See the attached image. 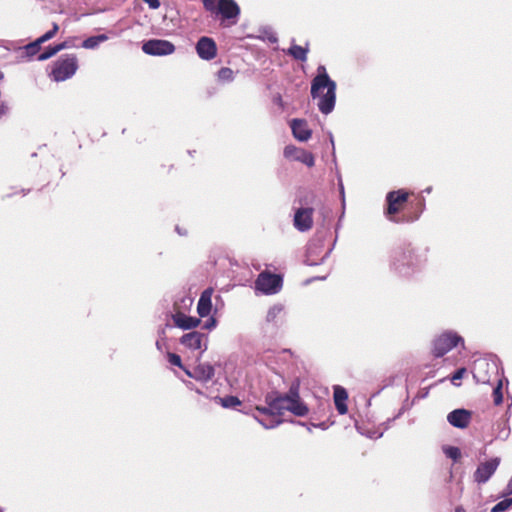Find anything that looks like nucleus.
Segmentation results:
<instances>
[{"label":"nucleus","instance_id":"nucleus-1","mask_svg":"<svg viewBox=\"0 0 512 512\" xmlns=\"http://www.w3.org/2000/svg\"><path fill=\"white\" fill-rule=\"evenodd\" d=\"M426 252V249L414 247L411 244L397 247L391 254V271L404 278L414 275L426 264Z\"/></svg>","mask_w":512,"mask_h":512},{"label":"nucleus","instance_id":"nucleus-2","mask_svg":"<svg viewBox=\"0 0 512 512\" xmlns=\"http://www.w3.org/2000/svg\"><path fill=\"white\" fill-rule=\"evenodd\" d=\"M336 89L337 85L334 80L330 78L324 65H319L317 74L311 81V97L318 99V109L324 114H330L336 104Z\"/></svg>","mask_w":512,"mask_h":512},{"label":"nucleus","instance_id":"nucleus-3","mask_svg":"<svg viewBox=\"0 0 512 512\" xmlns=\"http://www.w3.org/2000/svg\"><path fill=\"white\" fill-rule=\"evenodd\" d=\"M299 389L300 382L298 379H295L291 383L287 393H269L265 397V402L276 410L278 416L282 415L284 411H290L298 417H304L308 414L309 409L306 404L301 401Z\"/></svg>","mask_w":512,"mask_h":512},{"label":"nucleus","instance_id":"nucleus-4","mask_svg":"<svg viewBox=\"0 0 512 512\" xmlns=\"http://www.w3.org/2000/svg\"><path fill=\"white\" fill-rule=\"evenodd\" d=\"M78 69L77 57L67 54L60 57L53 65L51 77L56 82L65 81L71 78Z\"/></svg>","mask_w":512,"mask_h":512},{"label":"nucleus","instance_id":"nucleus-5","mask_svg":"<svg viewBox=\"0 0 512 512\" xmlns=\"http://www.w3.org/2000/svg\"><path fill=\"white\" fill-rule=\"evenodd\" d=\"M458 344H464V339L454 331H445L433 342V354L435 357H442L451 351Z\"/></svg>","mask_w":512,"mask_h":512},{"label":"nucleus","instance_id":"nucleus-6","mask_svg":"<svg viewBox=\"0 0 512 512\" xmlns=\"http://www.w3.org/2000/svg\"><path fill=\"white\" fill-rule=\"evenodd\" d=\"M282 283L283 280L280 275L264 271L258 275L255 288L265 295H273L281 290Z\"/></svg>","mask_w":512,"mask_h":512},{"label":"nucleus","instance_id":"nucleus-7","mask_svg":"<svg viewBox=\"0 0 512 512\" xmlns=\"http://www.w3.org/2000/svg\"><path fill=\"white\" fill-rule=\"evenodd\" d=\"M142 51L147 55L166 56L174 53L175 45L163 39H150L143 43Z\"/></svg>","mask_w":512,"mask_h":512},{"label":"nucleus","instance_id":"nucleus-8","mask_svg":"<svg viewBox=\"0 0 512 512\" xmlns=\"http://www.w3.org/2000/svg\"><path fill=\"white\" fill-rule=\"evenodd\" d=\"M324 247L322 239H313L307 245L305 263L309 266H316L323 263L330 255L332 248H329L319 259Z\"/></svg>","mask_w":512,"mask_h":512},{"label":"nucleus","instance_id":"nucleus-9","mask_svg":"<svg viewBox=\"0 0 512 512\" xmlns=\"http://www.w3.org/2000/svg\"><path fill=\"white\" fill-rule=\"evenodd\" d=\"M180 343L191 350H201V354L208 348V336L198 331H191L180 338Z\"/></svg>","mask_w":512,"mask_h":512},{"label":"nucleus","instance_id":"nucleus-10","mask_svg":"<svg viewBox=\"0 0 512 512\" xmlns=\"http://www.w3.org/2000/svg\"><path fill=\"white\" fill-rule=\"evenodd\" d=\"M500 464L498 457L482 462L478 465L473 474L474 481L478 484H484L493 476Z\"/></svg>","mask_w":512,"mask_h":512},{"label":"nucleus","instance_id":"nucleus-11","mask_svg":"<svg viewBox=\"0 0 512 512\" xmlns=\"http://www.w3.org/2000/svg\"><path fill=\"white\" fill-rule=\"evenodd\" d=\"M283 155L287 159L301 162L308 167H312L315 164V158L311 152L294 145H287L284 148Z\"/></svg>","mask_w":512,"mask_h":512},{"label":"nucleus","instance_id":"nucleus-12","mask_svg":"<svg viewBox=\"0 0 512 512\" xmlns=\"http://www.w3.org/2000/svg\"><path fill=\"white\" fill-rule=\"evenodd\" d=\"M312 207H300L296 209L293 219L294 227L300 232H306L313 226Z\"/></svg>","mask_w":512,"mask_h":512},{"label":"nucleus","instance_id":"nucleus-13","mask_svg":"<svg viewBox=\"0 0 512 512\" xmlns=\"http://www.w3.org/2000/svg\"><path fill=\"white\" fill-rule=\"evenodd\" d=\"M196 52L202 60L210 61L217 55L216 42L207 36H202L196 43Z\"/></svg>","mask_w":512,"mask_h":512},{"label":"nucleus","instance_id":"nucleus-14","mask_svg":"<svg viewBox=\"0 0 512 512\" xmlns=\"http://www.w3.org/2000/svg\"><path fill=\"white\" fill-rule=\"evenodd\" d=\"M185 374L197 381L207 382L215 375V369L211 364L199 363L192 370L184 369Z\"/></svg>","mask_w":512,"mask_h":512},{"label":"nucleus","instance_id":"nucleus-15","mask_svg":"<svg viewBox=\"0 0 512 512\" xmlns=\"http://www.w3.org/2000/svg\"><path fill=\"white\" fill-rule=\"evenodd\" d=\"M472 413L464 408L451 411L447 415V421L455 428L464 429L471 421Z\"/></svg>","mask_w":512,"mask_h":512},{"label":"nucleus","instance_id":"nucleus-16","mask_svg":"<svg viewBox=\"0 0 512 512\" xmlns=\"http://www.w3.org/2000/svg\"><path fill=\"white\" fill-rule=\"evenodd\" d=\"M408 193L402 189L396 191H390L386 195V201L388 204L387 214L394 215L399 211L398 204H402L407 201Z\"/></svg>","mask_w":512,"mask_h":512},{"label":"nucleus","instance_id":"nucleus-17","mask_svg":"<svg viewBox=\"0 0 512 512\" xmlns=\"http://www.w3.org/2000/svg\"><path fill=\"white\" fill-rule=\"evenodd\" d=\"M225 19H237L240 8L234 0H218L216 10Z\"/></svg>","mask_w":512,"mask_h":512},{"label":"nucleus","instance_id":"nucleus-18","mask_svg":"<svg viewBox=\"0 0 512 512\" xmlns=\"http://www.w3.org/2000/svg\"><path fill=\"white\" fill-rule=\"evenodd\" d=\"M290 127L293 136L301 142H305L310 139L312 130L308 127L307 121L303 119H293L290 122Z\"/></svg>","mask_w":512,"mask_h":512},{"label":"nucleus","instance_id":"nucleus-19","mask_svg":"<svg viewBox=\"0 0 512 512\" xmlns=\"http://www.w3.org/2000/svg\"><path fill=\"white\" fill-rule=\"evenodd\" d=\"M212 294V288H207L201 293L197 304V312L200 317H206L210 314L212 309Z\"/></svg>","mask_w":512,"mask_h":512},{"label":"nucleus","instance_id":"nucleus-20","mask_svg":"<svg viewBox=\"0 0 512 512\" xmlns=\"http://www.w3.org/2000/svg\"><path fill=\"white\" fill-rule=\"evenodd\" d=\"M348 398V393L345 388L341 386L334 387V403L336 409L340 415H344L347 413L348 408L346 405V400Z\"/></svg>","mask_w":512,"mask_h":512},{"label":"nucleus","instance_id":"nucleus-21","mask_svg":"<svg viewBox=\"0 0 512 512\" xmlns=\"http://www.w3.org/2000/svg\"><path fill=\"white\" fill-rule=\"evenodd\" d=\"M174 323L177 327L184 330H189L197 327L200 324V319L192 316H187L183 313H177L173 316Z\"/></svg>","mask_w":512,"mask_h":512},{"label":"nucleus","instance_id":"nucleus-22","mask_svg":"<svg viewBox=\"0 0 512 512\" xmlns=\"http://www.w3.org/2000/svg\"><path fill=\"white\" fill-rule=\"evenodd\" d=\"M308 47H302L296 44H292L290 48L287 50V54L292 56L295 60L306 61L308 54Z\"/></svg>","mask_w":512,"mask_h":512},{"label":"nucleus","instance_id":"nucleus-23","mask_svg":"<svg viewBox=\"0 0 512 512\" xmlns=\"http://www.w3.org/2000/svg\"><path fill=\"white\" fill-rule=\"evenodd\" d=\"M108 39L109 38L106 34L90 36L82 42V47L85 49H96L100 43H103Z\"/></svg>","mask_w":512,"mask_h":512},{"label":"nucleus","instance_id":"nucleus-24","mask_svg":"<svg viewBox=\"0 0 512 512\" xmlns=\"http://www.w3.org/2000/svg\"><path fill=\"white\" fill-rule=\"evenodd\" d=\"M41 42L36 39L35 41L27 44L24 46V53H25V57L30 60L31 58H33L34 56L38 55V52L41 48Z\"/></svg>","mask_w":512,"mask_h":512},{"label":"nucleus","instance_id":"nucleus-25","mask_svg":"<svg viewBox=\"0 0 512 512\" xmlns=\"http://www.w3.org/2000/svg\"><path fill=\"white\" fill-rule=\"evenodd\" d=\"M284 307L282 304H275L271 306L266 314V322L267 323H276V319L282 313Z\"/></svg>","mask_w":512,"mask_h":512},{"label":"nucleus","instance_id":"nucleus-26","mask_svg":"<svg viewBox=\"0 0 512 512\" xmlns=\"http://www.w3.org/2000/svg\"><path fill=\"white\" fill-rule=\"evenodd\" d=\"M442 450L446 457L452 459L454 462H457L461 457V451L456 446L445 445L442 447Z\"/></svg>","mask_w":512,"mask_h":512},{"label":"nucleus","instance_id":"nucleus-27","mask_svg":"<svg viewBox=\"0 0 512 512\" xmlns=\"http://www.w3.org/2000/svg\"><path fill=\"white\" fill-rule=\"evenodd\" d=\"M218 80L221 82H232L234 80V71L228 67H222L217 73Z\"/></svg>","mask_w":512,"mask_h":512},{"label":"nucleus","instance_id":"nucleus-28","mask_svg":"<svg viewBox=\"0 0 512 512\" xmlns=\"http://www.w3.org/2000/svg\"><path fill=\"white\" fill-rule=\"evenodd\" d=\"M356 429L360 434L365 435L370 439H379L383 436V431H380L378 428L365 430L356 424Z\"/></svg>","mask_w":512,"mask_h":512},{"label":"nucleus","instance_id":"nucleus-29","mask_svg":"<svg viewBox=\"0 0 512 512\" xmlns=\"http://www.w3.org/2000/svg\"><path fill=\"white\" fill-rule=\"evenodd\" d=\"M276 415L274 416H268L267 419H260V418H257L256 417V420L258 421L259 424H261L265 429H272V428H275L277 427L280 423H281V420L277 419L275 417Z\"/></svg>","mask_w":512,"mask_h":512},{"label":"nucleus","instance_id":"nucleus-30","mask_svg":"<svg viewBox=\"0 0 512 512\" xmlns=\"http://www.w3.org/2000/svg\"><path fill=\"white\" fill-rule=\"evenodd\" d=\"M496 426L498 429L496 438L506 440L510 435V428L507 426L506 422H497Z\"/></svg>","mask_w":512,"mask_h":512},{"label":"nucleus","instance_id":"nucleus-31","mask_svg":"<svg viewBox=\"0 0 512 512\" xmlns=\"http://www.w3.org/2000/svg\"><path fill=\"white\" fill-rule=\"evenodd\" d=\"M220 402L224 408H235L241 404L240 400L236 396H226L220 398Z\"/></svg>","mask_w":512,"mask_h":512},{"label":"nucleus","instance_id":"nucleus-32","mask_svg":"<svg viewBox=\"0 0 512 512\" xmlns=\"http://www.w3.org/2000/svg\"><path fill=\"white\" fill-rule=\"evenodd\" d=\"M261 33H262L261 38L263 40H267L268 42H270L272 44H275L278 42L277 34L271 28L266 27V28L262 29Z\"/></svg>","mask_w":512,"mask_h":512},{"label":"nucleus","instance_id":"nucleus-33","mask_svg":"<svg viewBox=\"0 0 512 512\" xmlns=\"http://www.w3.org/2000/svg\"><path fill=\"white\" fill-rule=\"evenodd\" d=\"M58 30H59L58 24L53 23L52 29H50L49 31H47L45 34H43L42 36H40L37 39L41 42V44H43V43L49 41L50 39H52L56 35Z\"/></svg>","mask_w":512,"mask_h":512},{"label":"nucleus","instance_id":"nucleus-34","mask_svg":"<svg viewBox=\"0 0 512 512\" xmlns=\"http://www.w3.org/2000/svg\"><path fill=\"white\" fill-rule=\"evenodd\" d=\"M493 401L495 405H500L503 402L502 380H499L497 386L493 389Z\"/></svg>","mask_w":512,"mask_h":512},{"label":"nucleus","instance_id":"nucleus-35","mask_svg":"<svg viewBox=\"0 0 512 512\" xmlns=\"http://www.w3.org/2000/svg\"><path fill=\"white\" fill-rule=\"evenodd\" d=\"M512 505V498H506L498 502L492 509L491 512H503L510 508Z\"/></svg>","mask_w":512,"mask_h":512},{"label":"nucleus","instance_id":"nucleus-36","mask_svg":"<svg viewBox=\"0 0 512 512\" xmlns=\"http://www.w3.org/2000/svg\"><path fill=\"white\" fill-rule=\"evenodd\" d=\"M57 54L55 46L48 47L44 52L37 55L38 61H45Z\"/></svg>","mask_w":512,"mask_h":512},{"label":"nucleus","instance_id":"nucleus-37","mask_svg":"<svg viewBox=\"0 0 512 512\" xmlns=\"http://www.w3.org/2000/svg\"><path fill=\"white\" fill-rule=\"evenodd\" d=\"M168 361L171 365H174V366H177L179 368H181L183 371L184 369H186L183 365H182V360H181V357L178 355V354H175V353H168Z\"/></svg>","mask_w":512,"mask_h":512},{"label":"nucleus","instance_id":"nucleus-38","mask_svg":"<svg viewBox=\"0 0 512 512\" xmlns=\"http://www.w3.org/2000/svg\"><path fill=\"white\" fill-rule=\"evenodd\" d=\"M466 373V369L465 368H459L457 369L452 377H451V382L455 385V386H459V383H457L456 381L457 380H460L463 378L464 374Z\"/></svg>","mask_w":512,"mask_h":512},{"label":"nucleus","instance_id":"nucleus-39","mask_svg":"<svg viewBox=\"0 0 512 512\" xmlns=\"http://www.w3.org/2000/svg\"><path fill=\"white\" fill-rule=\"evenodd\" d=\"M261 414L267 415V416H274L278 415L275 409H273L270 405L267 404L266 407H257L256 408Z\"/></svg>","mask_w":512,"mask_h":512},{"label":"nucleus","instance_id":"nucleus-40","mask_svg":"<svg viewBox=\"0 0 512 512\" xmlns=\"http://www.w3.org/2000/svg\"><path fill=\"white\" fill-rule=\"evenodd\" d=\"M401 414H402V410H400V411H399V413H398L395 417H393L392 419H388L386 422H383L382 424H380V425H379V427H378V429H379L380 431H383V433H384L386 430H388V429H389L390 424H391V423H392L396 418L400 417V416H401Z\"/></svg>","mask_w":512,"mask_h":512},{"label":"nucleus","instance_id":"nucleus-41","mask_svg":"<svg viewBox=\"0 0 512 512\" xmlns=\"http://www.w3.org/2000/svg\"><path fill=\"white\" fill-rule=\"evenodd\" d=\"M203 6L207 11L215 12L216 3L215 0H202Z\"/></svg>","mask_w":512,"mask_h":512},{"label":"nucleus","instance_id":"nucleus-42","mask_svg":"<svg viewBox=\"0 0 512 512\" xmlns=\"http://www.w3.org/2000/svg\"><path fill=\"white\" fill-rule=\"evenodd\" d=\"M217 321L214 317H210L204 322L203 328L207 330H212L216 327Z\"/></svg>","mask_w":512,"mask_h":512},{"label":"nucleus","instance_id":"nucleus-43","mask_svg":"<svg viewBox=\"0 0 512 512\" xmlns=\"http://www.w3.org/2000/svg\"><path fill=\"white\" fill-rule=\"evenodd\" d=\"M144 3H146L150 9H158L161 5L159 0H142Z\"/></svg>","mask_w":512,"mask_h":512},{"label":"nucleus","instance_id":"nucleus-44","mask_svg":"<svg viewBox=\"0 0 512 512\" xmlns=\"http://www.w3.org/2000/svg\"><path fill=\"white\" fill-rule=\"evenodd\" d=\"M338 186H339L340 196L342 198V201L344 202V196H345L344 185H343V182H342V179H341L340 175L338 176Z\"/></svg>","mask_w":512,"mask_h":512},{"label":"nucleus","instance_id":"nucleus-45","mask_svg":"<svg viewBox=\"0 0 512 512\" xmlns=\"http://www.w3.org/2000/svg\"><path fill=\"white\" fill-rule=\"evenodd\" d=\"M274 103L277 104L282 109L284 108L283 99L280 94L276 95L273 99Z\"/></svg>","mask_w":512,"mask_h":512},{"label":"nucleus","instance_id":"nucleus-46","mask_svg":"<svg viewBox=\"0 0 512 512\" xmlns=\"http://www.w3.org/2000/svg\"><path fill=\"white\" fill-rule=\"evenodd\" d=\"M7 112H8V106L5 103L1 102L0 103V118L2 116H4Z\"/></svg>","mask_w":512,"mask_h":512},{"label":"nucleus","instance_id":"nucleus-47","mask_svg":"<svg viewBox=\"0 0 512 512\" xmlns=\"http://www.w3.org/2000/svg\"><path fill=\"white\" fill-rule=\"evenodd\" d=\"M54 46L56 48L57 53L68 47L66 42H62V43L56 44Z\"/></svg>","mask_w":512,"mask_h":512},{"label":"nucleus","instance_id":"nucleus-48","mask_svg":"<svg viewBox=\"0 0 512 512\" xmlns=\"http://www.w3.org/2000/svg\"><path fill=\"white\" fill-rule=\"evenodd\" d=\"M506 493L507 494H512V477L510 478V480H509V482L507 484Z\"/></svg>","mask_w":512,"mask_h":512},{"label":"nucleus","instance_id":"nucleus-49","mask_svg":"<svg viewBox=\"0 0 512 512\" xmlns=\"http://www.w3.org/2000/svg\"><path fill=\"white\" fill-rule=\"evenodd\" d=\"M176 231L178 232V234L180 235H186V231H183V229H180L178 226L176 227Z\"/></svg>","mask_w":512,"mask_h":512},{"label":"nucleus","instance_id":"nucleus-50","mask_svg":"<svg viewBox=\"0 0 512 512\" xmlns=\"http://www.w3.org/2000/svg\"><path fill=\"white\" fill-rule=\"evenodd\" d=\"M315 427H319L321 429H326V425L325 423H320V424H317V425H314Z\"/></svg>","mask_w":512,"mask_h":512},{"label":"nucleus","instance_id":"nucleus-51","mask_svg":"<svg viewBox=\"0 0 512 512\" xmlns=\"http://www.w3.org/2000/svg\"><path fill=\"white\" fill-rule=\"evenodd\" d=\"M455 512H466L465 509L461 506L456 507Z\"/></svg>","mask_w":512,"mask_h":512},{"label":"nucleus","instance_id":"nucleus-52","mask_svg":"<svg viewBox=\"0 0 512 512\" xmlns=\"http://www.w3.org/2000/svg\"><path fill=\"white\" fill-rule=\"evenodd\" d=\"M431 191H432V187H427V188H425V189L423 190V192H424V193H427V194L431 193Z\"/></svg>","mask_w":512,"mask_h":512},{"label":"nucleus","instance_id":"nucleus-53","mask_svg":"<svg viewBox=\"0 0 512 512\" xmlns=\"http://www.w3.org/2000/svg\"><path fill=\"white\" fill-rule=\"evenodd\" d=\"M156 346L159 350L161 349V343L159 341L156 342Z\"/></svg>","mask_w":512,"mask_h":512},{"label":"nucleus","instance_id":"nucleus-54","mask_svg":"<svg viewBox=\"0 0 512 512\" xmlns=\"http://www.w3.org/2000/svg\"><path fill=\"white\" fill-rule=\"evenodd\" d=\"M478 365H488L485 361H479Z\"/></svg>","mask_w":512,"mask_h":512},{"label":"nucleus","instance_id":"nucleus-55","mask_svg":"<svg viewBox=\"0 0 512 512\" xmlns=\"http://www.w3.org/2000/svg\"><path fill=\"white\" fill-rule=\"evenodd\" d=\"M4 77V74L2 71H0V79H2Z\"/></svg>","mask_w":512,"mask_h":512},{"label":"nucleus","instance_id":"nucleus-56","mask_svg":"<svg viewBox=\"0 0 512 512\" xmlns=\"http://www.w3.org/2000/svg\"><path fill=\"white\" fill-rule=\"evenodd\" d=\"M195 391H196V393H198V394H202L201 390H199V389H195Z\"/></svg>","mask_w":512,"mask_h":512},{"label":"nucleus","instance_id":"nucleus-57","mask_svg":"<svg viewBox=\"0 0 512 512\" xmlns=\"http://www.w3.org/2000/svg\"><path fill=\"white\" fill-rule=\"evenodd\" d=\"M330 141L333 144V137H332V135H330Z\"/></svg>","mask_w":512,"mask_h":512},{"label":"nucleus","instance_id":"nucleus-58","mask_svg":"<svg viewBox=\"0 0 512 512\" xmlns=\"http://www.w3.org/2000/svg\"><path fill=\"white\" fill-rule=\"evenodd\" d=\"M0 512H3V510H0Z\"/></svg>","mask_w":512,"mask_h":512}]
</instances>
